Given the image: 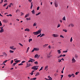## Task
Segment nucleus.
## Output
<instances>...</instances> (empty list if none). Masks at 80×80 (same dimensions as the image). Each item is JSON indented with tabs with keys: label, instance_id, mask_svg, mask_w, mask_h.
<instances>
[{
	"label": "nucleus",
	"instance_id": "3",
	"mask_svg": "<svg viewBox=\"0 0 80 80\" xmlns=\"http://www.w3.org/2000/svg\"><path fill=\"white\" fill-rule=\"evenodd\" d=\"M38 68H36V66H35L32 68V70H38Z\"/></svg>",
	"mask_w": 80,
	"mask_h": 80
},
{
	"label": "nucleus",
	"instance_id": "61",
	"mask_svg": "<svg viewBox=\"0 0 80 80\" xmlns=\"http://www.w3.org/2000/svg\"><path fill=\"white\" fill-rule=\"evenodd\" d=\"M41 35H42V37H43V36H44V35H45V34H42Z\"/></svg>",
	"mask_w": 80,
	"mask_h": 80
},
{
	"label": "nucleus",
	"instance_id": "11",
	"mask_svg": "<svg viewBox=\"0 0 80 80\" xmlns=\"http://www.w3.org/2000/svg\"><path fill=\"white\" fill-rule=\"evenodd\" d=\"M60 50H57V52L58 53V54H60V53H61V51Z\"/></svg>",
	"mask_w": 80,
	"mask_h": 80
},
{
	"label": "nucleus",
	"instance_id": "1",
	"mask_svg": "<svg viewBox=\"0 0 80 80\" xmlns=\"http://www.w3.org/2000/svg\"><path fill=\"white\" fill-rule=\"evenodd\" d=\"M41 31H42V30L39 29V30H38V31L33 32V34H34L35 35H38V34H40V33H41Z\"/></svg>",
	"mask_w": 80,
	"mask_h": 80
},
{
	"label": "nucleus",
	"instance_id": "45",
	"mask_svg": "<svg viewBox=\"0 0 80 80\" xmlns=\"http://www.w3.org/2000/svg\"><path fill=\"white\" fill-rule=\"evenodd\" d=\"M68 52L67 51H63V53H67Z\"/></svg>",
	"mask_w": 80,
	"mask_h": 80
},
{
	"label": "nucleus",
	"instance_id": "7",
	"mask_svg": "<svg viewBox=\"0 0 80 80\" xmlns=\"http://www.w3.org/2000/svg\"><path fill=\"white\" fill-rule=\"evenodd\" d=\"M76 62V60H75V58H73L72 59V63H75Z\"/></svg>",
	"mask_w": 80,
	"mask_h": 80
},
{
	"label": "nucleus",
	"instance_id": "49",
	"mask_svg": "<svg viewBox=\"0 0 80 80\" xmlns=\"http://www.w3.org/2000/svg\"><path fill=\"white\" fill-rule=\"evenodd\" d=\"M13 60H11V64L13 63Z\"/></svg>",
	"mask_w": 80,
	"mask_h": 80
},
{
	"label": "nucleus",
	"instance_id": "2",
	"mask_svg": "<svg viewBox=\"0 0 80 80\" xmlns=\"http://www.w3.org/2000/svg\"><path fill=\"white\" fill-rule=\"evenodd\" d=\"M48 78H49V79H48L47 78H45V79L46 80H52V78L50 77V76H48Z\"/></svg>",
	"mask_w": 80,
	"mask_h": 80
},
{
	"label": "nucleus",
	"instance_id": "64",
	"mask_svg": "<svg viewBox=\"0 0 80 80\" xmlns=\"http://www.w3.org/2000/svg\"><path fill=\"white\" fill-rule=\"evenodd\" d=\"M62 73H63V71L62 70L61 71Z\"/></svg>",
	"mask_w": 80,
	"mask_h": 80
},
{
	"label": "nucleus",
	"instance_id": "32",
	"mask_svg": "<svg viewBox=\"0 0 80 80\" xmlns=\"http://www.w3.org/2000/svg\"><path fill=\"white\" fill-rule=\"evenodd\" d=\"M24 15V13L22 12H21V15L22 16V15Z\"/></svg>",
	"mask_w": 80,
	"mask_h": 80
},
{
	"label": "nucleus",
	"instance_id": "51",
	"mask_svg": "<svg viewBox=\"0 0 80 80\" xmlns=\"http://www.w3.org/2000/svg\"><path fill=\"white\" fill-rule=\"evenodd\" d=\"M7 62V60H6L4 62H3V63H6V62Z\"/></svg>",
	"mask_w": 80,
	"mask_h": 80
},
{
	"label": "nucleus",
	"instance_id": "46",
	"mask_svg": "<svg viewBox=\"0 0 80 80\" xmlns=\"http://www.w3.org/2000/svg\"><path fill=\"white\" fill-rule=\"evenodd\" d=\"M19 44L20 45L22 46V47H23V45H22V44L21 43H19Z\"/></svg>",
	"mask_w": 80,
	"mask_h": 80
},
{
	"label": "nucleus",
	"instance_id": "41",
	"mask_svg": "<svg viewBox=\"0 0 80 80\" xmlns=\"http://www.w3.org/2000/svg\"><path fill=\"white\" fill-rule=\"evenodd\" d=\"M32 60H29L28 61V63H30V62H32Z\"/></svg>",
	"mask_w": 80,
	"mask_h": 80
},
{
	"label": "nucleus",
	"instance_id": "4",
	"mask_svg": "<svg viewBox=\"0 0 80 80\" xmlns=\"http://www.w3.org/2000/svg\"><path fill=\"white\" fill-rule=\"evenodd\" d=\"M10 48L11 50H16V48H14V46H11L10 47Z\"/></svg>",
	"mask_w": 80,
	"mask_h": 80
},
{
	"label": "nucleus",
	"instance_id": "52",
	"mask_svg": "<svg viewBox=\"0 0 80 80\" xmlns=\"http://www.w3.org/2000/svg\"><path fill=\"white\" fill-rule=\"evenodd\" d=\"M2 24L1 21H0V27L2 26Z\"/></svg>",
	"mask_w": 80,
	"mask_h": 80
},
{
	"label": "nucleus",
	"instance_id": "24",
	"mask_svg": "<svg viewBox=\"0 0 80 80\" xmlns=\"http://www.w3.org/2000/svg\"><path fill=\"white\" fill-rule=\"evenodd\" d=\"M29 41V43H30V42H31V41H32V39L31 38L30 39H29L28 40Z\"/></svg>",
	"mask_w": 80,
	"mask_h": 80
},
{
	"label": "nucleus",
	"instance_id": "25",
	"mask_svg": "<svg viewBox=\"0 0 80 80\" xmlns=\"http://www.w3.org/2000/svg\"><path fill=\"white\" fill-rule=\"evenodd\" d=\"M9 52H10V53H13V52H14L12 50H10L9 51Z\"/></svg>",
	"mask_w": 80,
	"mask_h": 80
},
{
	"label": "nucleus",
	"instance_id": "27",
	"mask_svg": "<svg viewBox=\"0 0 80 80\" xmlns=\"http://www.w3.org/2000/svg\"><path fill=\"white\" fill-rule=\"evenodd\" d=\"M33 14H35V11H34V10H33L31 12Z\"/></svg>",
	"mask_w": 80,
	"mask_h": 80
},
{
	"label": "nucleus",
	"instance_id": "55",
	"mask_svg": "<svg viewBox=\"0 0 80 80\" xmlns=\"http://www.w3.org/2000/svg\"><path fill=\"white\" fill-rule=\"evenodd\" d=\"M34 51H35V49H34L33 50H32V51L31 52H34Z\"/></svg>",
	"mask_w": 80,
	"mask_h": 80
},
{
	"label": "nucleus",
	"instance_id": "31",
	"mask_svg": "<svg viewBox=\"0 0 80 80\" xmlns=\"http://www.w3.org/2000/svg\"><path fill=\"white\" fill-rule=\"evenodd\" d=\"M62 62V60H61V59L60 60L58 59V62H59V63H60V62Z\"/></svg>",
	"mask_w": 80,
	"mask_h": 80
},
{
	"label": "nucleus",
	"instance_id": "53",
	"mask_svg": "<svg viewBox=\"0 0 80 80\" xmlns=\"http://www.w3.org/2000/svg\"><path fill=\"white\" fill-rule=\"evenodd\" d=\"M39 8H40V7H38L37 8V10H39Z\"/></svg>",
	"mask_w": 80,
	"mask_h": 80
},
{
	"label": "nucleus",
	"instance_id": "50",
	"mask_svg": "<svg viewBox=\"0 0 80 80\" xmlns=\"http://www.w3.org/2000/svg\"><path fill=\"white\" fill-rule=\"evenodd\" d=\"M7 5V3L4 4L3 6L5 7V6H6V5Z\"/></svg>",
	"mask_w": 80,
	"mask_h": 80
},
{
	"label": "nucleus",
	"instance_id": "30",
	"mask_svg": "<svg viewBox=\"0 0 80 80\" xmlns=\"http://www.w3.org/2000/svg\"><path fill=\"white\" fill-rule=\"evenodd\" d=\"M3 55H4L5 56H7V54L5 52L3 53Z\"/></svg>",
	"mask_w": 80,
	"mask_h": 80
},
{
	"label": "nucleus",
	"instance_id": "33",
	"mask_svg": "<svg viewBox=\"0 0 80 80\" xmlns=\"http://www.w3.org/2000/svg\"><path fill=\"white\" fill-rule=\"evenodd\" d=\"M68 77H69V78H70L71 77H72V75L70 74H69L68 75Z\"/></svg>",
	"mask_w": 80,
	"mask_h": 80
},
{
	"label": "nucleus",
	"instance_id": "35",
	"mask_svg": "<svg viewBox=\"0 0 80 80\" xmlns=\"http://www.w3.org/2000/svg\"><path fill=\"white\" fill-rule=\"evenodd\" d=\"M43 70V67H41V68L39 70V71H41V70Z\"/></svg>",
	"mask_w": 80,
	"mask_h": 80
},
{
	"label": "nucleus",
	"instance_id": "10",
	"mask_svg": "<svg viewBox=\"0 0 80 80\" xmlns=\"http://www.w3.org/2000/svg\"><path fill=\"white\" fill-rule=\"evenodd\" d=\"M53 36L54 37H58V35L57 34H53Z\"/></svg>",
	"mask_w": 80,
	"mask_h": 80
},
{
	"label": "nucleus",
	"instance_id": "59",
	"mask_svg": "<svg viewBox=\"0 0 80 80\" xmlns=\"http://www.w3.org/2000/svg\"><path fill=\"white\" fill-rule=\"evenodd\" d=\"M30 74H31V75H32L33 74V73L31 72L30 73Z\"/></svg>",
	"mask_w": 80,
	"mask_h": 80
},
{
	"label": "nucleus",
	"instance_id": "48",
	"mask_svg": "<svg viewBox=\"0 0 80 80\" xmlns=\"http://www.w3.org/2000/svg\"><path fill=\"white\" fill-rule=\"evenodd\" d=\"M16 64H17L16 63H13V66H15V65H16Z\"/></svg>",
	"mask_w": 80,
	"mask_h": 80
},
{
	"label": "nucleus",
	"instance_id": "43",
	"mask_svg": "<svg viewBox=\"0 0 80 80\" xmlns=\"http://www.w3.org/2000/svg\"><path fill=\"white\" fill-rule=\"evenodd\" d=\"M41 35H42V34H40L39 35H38L37 36V37L38 38V37H39L41 36Z\"/></svg>",
	"mask_w": 80,
	"mask_h": 80
},
{
	"label": "nucleus",
	"instance_id": "40",
	"mask_svg": "<svg viewBox=\"0 0 80 80\" xmlns=\"http://www.w3.org/2000/svg\"><path fill=\"white\" fill-rule=\"evenodd\" d=\"M60 27V24H58V25L57 28H58V27Z\"/></svg>",
	"mask_w": 80,
	"mask_h": 80
},
{
	"label": "nucleus",
	"instance_id": "37",
	"mask_svg": "<svg viewBox=\"0 0 80 80\" xmlns=\"http://www.w3.org/2000/svg\"><path fill=\"white\" fill-rule=\"evenodd\" d=\"M23 65V63H20V64H18V65L19 66H20V65Z\"/></svg>",
	"mask_w": 80,
	"mask_h": 80
},
{
	"label": "nucleus",
	"instance_id": "57",
	"mask_svg": "<svg viewBox=\"0 0 80 80\" xmlns=\"http://www.w3.org/2000/svg\"><path fill=\"white\" fill-rule=\"evenodd\" d=\"M28 2H31L32 1V0H28Z\"/></svg>",
	"mask_w": 80,
	"mask_h": 80
},
{
	"label": "nucleus",
	"instance_id": "60",
	"mask_svg": "<svg viewBox=\"0 0 80 80\" xmlns=\"http://www.w3.org/2000/svg\"><path fill=\"white\" fill-rule=\"evenodd\" d=\"M51 46H50V45H49V46L48 47V48H51Z\"/></svg>",
	"mask_w": 80,
	"mask_h": 80
},
{
	"label": "nucleus",
	"instance_id": "29",
	"mask_svg": "<svg viewBox=\"0 0 80 80\" xmlns=\"http://www.w3.org/2000/svg\"><path fill=\"white\" fill-rule=\"evenodd\" d=\"M35 64L36 65H38V62L36 61L34 62Z\"/></svg>",
	"mask_w": 80,
	"mask_h": 80
},
{
	"label": "nucleus",
	"instance_id": "39",
	"mask_svg": "<svg viewBox=\"0 0 80 80\" xmlns=\"http://www.w3.org/2000/svg\"><path fill=\"white\" fill-rule=\"evenodd\" d=\"M63 31H64L65 32H67V30H66L63 29Z\"/></svg>",
	"mask_w": 80,
	"mask_h": 80
},
{
	"label": "nucleus",
	"instance_id": "15",
	"mask_svg": "<svg viewBox=\"0 0 80 80\" xmlns=\"http://www.w3.org/2000/svg\"><path fill=\"white\" fill-rule=\"evenodd\" d=\"M24 31H27L28 32H30V29L28 28H26L24 30Z\"/></svg>",
	"mask_w": 80,
	"mask_h": 80
},
{
	"label": "nucleus",
	"instance_id": "47",
	"mask_svg": "<svg viewBox=\"0 0 80 80\" xmlns=\"http://www.w3.org/2000/svg\"><path fill=\"white\" fill-rule=\"evenodd\" d=\"M71 27H74V25L72 24H71Z\"/></svg>",
	"mask_w": 80,
	"mask_h": 80
},
{
	"label": "nucleus",
	"instance_id": "8",
	"mask_svg": "<svg viewBox=\"0 0 80 80\" xmlns=\"http://www.w3.org/2000/svg\"><path fill=\"white\" fill-rule=\"evenodd\" d=\"M55 6V7H58V3L57 2H55L54 3Z\"/></svg>",
	"mask_w": 80,
	"mask_h": 80
},
{
	"label": "nucleus",
	"instance_id": "14",
	"mask_svg": "<svg viewBox=\"0 0 80 80\" xmlns=\"http://www.w3.org/2000/svg\"><path fill=\"white\" fill-rule=\"evenodd\" d=\"M48 45V44H46L44 45H43V48H45V47H47V46Z\"/></svg>",
	"mask_w": 80,
	"mask_h": 80
},
{
	"label": "nucleus",
	"instance_id": "44",
	"mask_svg": "<svg viewBox=\"0 0 80 80\" xmlns=\"http://www.w3.org/2000/svg\"><path fill=\"white\" fill-rule=\"evenodd\" d=\"M62 20H66L65 18V17H64L63 18Z\"/></svg>",
	"mask_w": 80,
	"mask_h": 80
},
{
	"label": "nucleus",
	"instance_id": "21",
	"mask_svg": "<svg viewBox=\"0 0 80 80\" xmlns=\"http://www.w3.org/2000/svg\"><path fill=\"white\" fill-rule=\"evenodd\" d=\"M37 26V23L36 22H34L33 24V27H35Z\"/></svg>",
	"mask_w": 80,
	"mask_h": 80
},
{
	"label": "nucleus",
	"instance_id": "12",
	"mask_svg": "<svg viewBox=\"0 0 80 80\" xmlns=\"http://www.w3.org/2000/svg\"><path fill=\"white\" fill-rule=\"evenodd\" d=\"M28 16H29V13L26 14L24 18H27L28 17Z\"/></svg>",
	"mask_w": 80,
	"mask_h": 80
},
{
	"label": "nucleus",
	"instance_id": "63",
	"mask_svg": "<svg viewBox=\"0 0 80 80\" xmlns=\"http://www.w3.org/2000/svg\"><path fill=\"white\" fill-rule=\"evenodd\" d=\"M8 6L6 8V9H8Z\"/></svg>",
	"mask_w": 80,
	"mask_h": 80
},
{
	"label": "nucleus",
	"instance_id": "5",
	"mask_svg": "<svg viewBox=\"0 0 80 80\" xmlns=\"http://www.w3.org/2000/svg\"><path fill=\"white\" fill-rule=\"evenodd\" d=\"M39 75H40V72H38L36 73L35 77H37V76H39Z\"/></svg>",
	"mask_w": 80,
	"mask_h": 80
},
{
	"label": "nucleus",
	"instance_id": "54",
	"mask_svg": "<svg viewBox=\"0 0 80 80\" xmlns=\"http://www.w3.org/2000/svg\"><path fill=\"white\" fill-rule=\"evenodd\" d=\"M26 62L25 61H22L21 62L22 63H25Z\"/></svg>",
	"mask_w": 80,
	"mask_h": 80
},
{
	"label": "nucleus",
	"instance_id": "26",
	"mask_svg": "<svg viewBox=\"0 0 80 80\" xmlns=\"http://www.w3.org/2000/svg\"><path fill=\"white\" fill-rule=\"evenodd\" d=\"M71 75L72 76V78H74V77H75V75H74V74H72Z\"/></svg>",
	"mask_w": 80,
	"mask_h": 80
},
{
	"label": "nucleus",
	"instance_id": "6",
	"mask_svg": "<svg viewBox=\"0 0 80 80\" xmlns=\"http://www.w3.org/2000/svg\"><path fill=\"white\" fill-rule=\"evenodd\" d=\"M26 65L27 66L26 67H30V66H32V64L30 63H29L28 64H27Z\"/></svg>",
	"mask_w": 80,
	"mask_h": 80
},
{
	"label": "nucleus",
	"instance_id": "56",
	"mask_svg": "<svg viewBox=\"0 0 80 80\" xmlns=\"http://www.w3.org/2000/svg\"><path fill=\"white\" fill-rule=\"evenodd\" d=\"M61 78L62 79V78H63V75H61Z\"/></svg>",
	"mask_w": 80,
	"mask_h": 80
},
{
	"label": "nucleus",
	"instance_id": "9",
	"mask_svg": "<svg viewBox=\"0 0 80 80\" xmlns=\"http://www.w3.org/2000/svg\"><path fill=\"white\" fill-rule=\"evenodd\" d=\"M33 48L35 51H38L39 50V48Z\"/></svg>",
	"mask_w": 80,
	"mask_h": 80
},
{
	"label": "nucleus",
	"instance_id": "20",
	"mask_svg": "<svg viewBox=\"0 0 80 80\" xmlns=\"http://www.w3.org/2000/svg\"><path fill=\"white\" fill-rule=\"evenodd\" d=\"M20 62V60H17L15 61L16 63H18V62Z\"/></svg>",
	"mask_w": 80,
	"mask_h": 80
},
{
	"label": "nucleus",
	"instance_id": "58",
	"mask_svg": "<svg viewBox=\"0 0 80 80\" xmlns=\"http://www.w3.org/2000/svg\"><path fill=\"white\" fill-rule=\"evenodd\" d=\"M60 37H61L62 38H64L63 36H62V35H61L60 36Z\"/></svg>",
	"mask_w": 80,
	"mask_h": 80
},
{
	"label": "nucleus",
	"instance_id": "22",
	"mask_svg": "<svg viewBox=\"0 0 80 80\" xmlns=\"http://www.w3.org/2000/svg\"><path fill=\"white\" fill-rule=\"evenodd\" d=\"M48 68V66H46L44 70H46Z\"/></svg>",
	"mask_w": 80,
	"mask_h": 80
},
{
	"label": "nucleus",
	"instance_id": "17",
	"mask_svg": "<svg viewBox=\"0 0 80 80\" xmlns=\"http://www.w3.org/2000/svg\"><path fill=\"white\" fill-rule=\"evenodd\" d=\"M36 79H37V78H32L31 79V80H36Z\"/></svg>",
	"mask_w": 80,
	"mask_h": 80
},
{
	"label": "nucleus",
	"instance_id": "18",
	"mask_svg": "<svg viewBox=\"0 0 80 80\" xmlns=\"http://www.w3.org/2000/svg\"><path fill=\"white\" fill-rule=\"evenodd\" d=\"M33 7V2H32L31 3V9L32 8V7Z\"/></svg>",
	"mask_w": 80,
	"mask_h": 80
},
{
	"label": "nucleus",
	"instance_id": "36",
	"mask_svg": "<svg viewBox=\"0 0 80 80\" xmlns=\"http://www.w3.org/2000/svg\"><path fill=\"white\" fill-rule=\"evenodd\" d=\"M72 40H73V39H72V37H71L70 39V42H72Z\"/></svg>",
	"mask_w": 80,
	"mask_h": 80
},
{
	"label": "nucleus",
	"instance_id": "19",
	"mask_svg": "<svg viewBox=\"0 0 80 80\" xmlns=\"http://www.w3.org/2000/svg\"><path fill=\"white\" fill-rule=\"evenodd\" d=\"M38 57V54H36L34 56L35 58H37Z\"/></svg>",
	"mask_w": 80,
	"mask_h": 80
},
{
	"label": "nucleus",
	"instance_id": "16",
	"mask_svg": "<svg viewBox=\"0 0 80 80\" xmlns=\"http://www.w3.org/2000/svg\"><path fill=\"white\" fill-rule=\"evenodd\" d=\"M4 32V30H3V29H2L0 31V33H2V32Z\"/></svg>",
	"mask_w": 80,
	"mask_h": 80
},
{
	"label": "nucleus",
	"instance_id": "42",
	"mask_svg": "<svg viewBox=\"0 0 80 80\" xmlns=\"http://www.w3.org/2000/svg\"><path fill=\"white\" fill-rule=\"evenodd\" d=\"M78 73H79V72H76L75 73V75H78Z\"/></svg>",
	"mask_w": 80,
	"mask_h": 80
},
{
	"label": "nucleus",
	"instance_id": "13",
	"mask_svg": "<svg viewBox=\"0 0 80 80\" xmlns=\"http://www.w3.org/2000/svg\"><path fill=\"white\" fill-rule=\"evenodd\" d=\"M3 22H4V23H7V22H8L7 20L5 19H4V20H3Z\"/></svg>",
	"mask_w": 80,
	"mask_h": 80
},
{
	"label": "nucleus",
	"instance_id": "28",
	"mask_svg": "<svg viewBox=\"0 0 80 80\" xmlns=\"http://www.w3.org/2000/svg\"><path fill=\"white\" fill-rule=\"evenodd\" d=\"M40 13H41V12H38V14H36V16H37L38 15H40Z\"/></svg>",
	"mask_w": 80,
	"mask_h": 80
},
{
	"label": "nucleus",
	"instance_id": "23",
	"mask_svg": "<svg viewBox=\"0 0 80 80\" xmlns=\"http://www.w3.org/2000/svg\"><path fill=\"white\" fill-rule=\"evenodd\" d=\"M12 5H13V4L12 3H10L9 5V7H11V6H12Z\"/></svg>",
	"mask_w": 80,
	"mask_h": 80
},
{
	"label": "nucleus",
	"instance_id": "38",
	"mask_svg": "<svg viewBox=\"0 0 80 80\" xmlns=\"http://www.w3.org/2000/svg\"><path fill=\"white\" fill-rule=\"evenodd\" d=\"M54 76H55V77H56V76H57V75H58V74H57V73H55V74H54Z\"/></svg>",
	"mask_w": 80,
	"mask_h": 80
},
{
	"label": "nucleus",
	"instance_id": "62",
	"mask_svg": "<svg viewBox=\"0 0 80 80\" xmlns=\"http://www.w3.org/2000/svg\"><path fill=\"white\" fill-rule=\"evenodd\" d=\"M66 56V55H65V54H64V55H62V57H65V56Z\"/></svg>",
	"mask_w": 80,
	"mask_h": 80
},
{
	"label": "nucleus",
	"instance_id": "34",
	"mask_svg": "<svg viewBox=\"0 0 80 80\" xmlns=\"http://www.w3.org/2000/svg\"><path fill=\"white\" fill-rule=\"evenodd\" d=\"M29 49H30V48L29 47H28L27 49V52H28V50H29Z\"/></svg>",
	"mask_w": 80,
	"mask_h": 80
}]
</instances>
